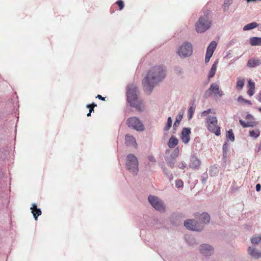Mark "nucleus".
<instances>
[{"label": "nucleus", "mask_w": 261, "mask_h": 261, "mask_svg": "<svg viewBox=\"0 0 261 261\" xmlns=\"http://www.w3.org/2000/svg\"><path fill=\"white\" fill-rule=\"evenodd\" d=\"M165 75V70L163 66L161 65L153 66L143 80L145 90L150 92L154 85L161 82L164 79Z\"/></svg>", "instance_id": "obj_1"}, {"label": "nucleus", "mask_w": 261, "mask_h": 261, "mask_svg": "<svg viewBox=\"0 0 261 261\" xmlns=\"http://www.w3.org/2000/svg\"><path fill=\"white\" fill-rule=\"evenodd\" d=\"M199 220L200 221V223H197L194 220L189 219L185 221L184 225L190 230L197 231H200L203 228V224L209 223L210 216L207 213H203L201 214Z\"/></svg>", "instance_id": "obj_2"}, {"label": "nucleus", "mask_w": 261, "mask_h": 261, "mask_svg": "<svg viewBox=\"0 0 261 261\" xmlns=\"http://www.w3.org/2000/svg\"><path fill=\"white\" fill-rule=\"evenodd\" d=\"M212 25L210 12L206 10L204 15L201 16L195 23V30L197 33H201L205 32Z\"/></svg>", "instance_id": "obj_3"}, {"label": "nucleus", "mask_w": 261, "mask_h": 261, "mask_svg": "<svg viewBox=\"0 0 261 261\" xmlns=\"http://www.w3.org/2000/svg\"><path fill=\"white\" fill-rule=\"evenodd\" d=\"M137 88L134 85L127 87L126 92L127 99L130 105L135 108L137 110L142 111L143 108L142 102L138 100Z\"/></svg>", "instance_id": "obj_4"}, {"label": "nucleus", "mask_w": 261, "mask_h": 261, "mask_svg": "<svg viewBox=\"0 0 261 261\" xmlns=\"http://www.w3.org/2000/svg\"><path fill=\"white\" fill-rule=\"evenodd\" d=\"M139 163L136 156L133 154L127 155L126 162V166L130 172L134 175H136L138 172Z\"/></svg>", "instance_id": "obj_5"}, {"label": "nucleus", "mask_w": 261, "mask_h": 261, "mask_svg": "<svg viewBox=\"0 0 261 261\" xmlns=\"http://www.w3.org/2000/svg\"><path fill=\"white\" fill-rule=\"evenodd\" d=\"M207 129L217 136L221 134L220 127L218 125L217 118L215 116H208L205 120Z\"/></svg>", "instance_id": "obj_6"}, {"label": "nucleus", "mask_w": 261, "mask_h": 261, "mask_svg": "<svg viewBox=\"0 0 261 261\" xmlns=\"http://www.w3.org/2000/svg\"><path fill=\"white\" fill-rule=\"evenodd\" d=\"M148 199L151 205L156 210L161 212L165 211V206L163 202L158 197L150 195L148 196Z\"/></svg>", "instance_id": "obj_7"}, {"label": "nucleus", "mask_w": 261, "mask_h": 261, "mask_svg": "<svg viewBox=\"0 0 261 261\" xmlns=\"http://www.w3.org/2000/svg\"><path fill=\"white\" fill-rule=\"evenodd\" d=\"M127 124L129 127H132L138 131H143L144 127L140 120L136 117H130L127 120Z\"/></svg>", "instance_id": "obj_8"}, {"label": "nucleus", "mask_w": 261, "mask_h": 261, "mask_svg": "<svg viewBox=\"0 0 261 261\" xmlns=\"http://www.w3.org/2000/svg\"><path fill=\"white\" fill-rule=\"evenodd\" d=\"M192 53V46L191 43L187 42L184 43L178 50V55L184 57L190 56Z\"/></svg>", "instance_id": "obj_9"}, {"label": "nucleus", "mask_w": 261, "mask_h": 261, "mask_svg": "<svg viewBox=\"0 0 261 261\" xmlns=\"http://www.w3.org/2000/svg\"><path fill=\"white\" fill-rule=\"evenodd\" d=\"M246 119L247 122H245L242 119H240L239 122L243 127H254L255 126L258 122L255 121V118L251 114H248L246 117Z\"/></svg>", "instance_id": "obj_10"}, {"label": "nucleus", "mask_w": 261, "mask_h": 261, "mask_svg": "<svg viewBox=\"0 0 261 261\" xmlns=\"http://www.w3.org/2000/svg\"><path fill=\"white\" fill-rule=\"evenodd\" d=\"M217 43L215 41H213L211 42L207 48L205 58V62L206 63H208L210 61V58L212 56L214 51L216 48Z\"/></svg>", "instance_id": "obj_11"}, {"label": "nucleus", "mask_w": 261, "mask_h": 261, "mask_svg": "<svg viewBox=\"0 0 261 261\" xmlns=\"http://www.w3.org/2000/svg\"><path fill=\"white\" fill-rule=\"evenodd\" d=\"M200 252L205 256L211 255L213 253V248L212 246L203 244L200 246Z\"/></svg>", "instance_id": "obj_12"}, {"label": "nucleus", "mask_w": 261, "mask_h": 261, "mask_svg": "<svg viewBox=\"0 0 261 261\" xmlns=\"http://www.w3.org/2000/svg\"><path fill=\"white\" fill-rule=\"evenodd\" d=\"M208 91L214 93L215 95L219 97H221L223 95V91L219 89V86L216 83H212L208 89Z\"/></svg>", "instance_id": "obj_13"}, {"label": "nucleus", "mask_w": 261, "mask_h": 261, "mask_svg": "<svg viewBox=\"0 0 261 261\" xmlns=\"http://www.w3.org/2000/svg\"><path fill=\"white\" fill-rule=\"evenodd\" d=\"M191 134V129L189 128L185 127L181 132V139L182 141L186 144L190 141V134Z\"/></svg>", "instance_id": "obj_14"}, {"label": "nucleus", "mask_w": 261, "mask_h": 261, "mask_svg": "<svg viewBox=\"0 0 261 261\" xmlns=\"http://www.w3.org/2000/svg\"><path fill=\"white\" fill-rule=\"evenodd\" d=\"M125 144L127 146H133L136 147L137 143L135 138L131 135H126L125 138Z\"/></svg>", "instance_id": "obj_15"}, {"label": "nucleus", "mask_w": 261, "mask_h": 261, "mask_svg": "<svg viewBox=\"0 0 261 261\" xmlns=\"http://www.w3.org/2000/svg\"><path fill=\"white\" fill-rule=\"evenodd\" d=\"M200 161L195 156H192L191 159V162L189 166L192 169H198L200 166Z\"/></svg>", "instance_id": "obj_16"}, {"label": "nucleus", "mask_w": 261, "mask_h": 261, "mask_svg": "<svg viewBox=\"0 0 261 261\" xmlns=\"http://www.w3.org/2000/svg\"><path fill=\"white\" fill-rule=\"evenodd\" d=\"M31 210L35 219L37 220L38 217L41 215L42 212L41 210L37 208V206L35 203L32 204Z\"/></svg>", "instance_id": "obj_17"}, {"label": "nucleus", "mask_w": 261, "mask_h": 261, "mask_svg": "<svg viewBox=\"0 0 261 261\" xmlns=\"http://www.w3.org/2000/svg\"><path fill=\"white\" fill-rule=\"evenodd\" d=\"M261 65V60L256 58H251L247 62V66L249 67H255Z\"/></svg>", "instance_id": "obj_18"}, {"label": "nucleus", "mask_w": 261, "mask_h": 261, "mask_svg": "<svg viewBox=\"0 0 261 261\" xmlns=\"http://www.w3.org/2000/svg\"><path fill=\"white\" fill-rule=\"evenodd\" d=\"M247 87L248 88L247 94L251 96L254 94L255 83L250 79L248 81Z\"/></svg>", "instance_id": "obj_19"}, {"label": "nucleus", "mask_w": 261, "mask_h": 261, "mask_svg": "<svg viewBox=\"0 0 261 261\" xmlns=\"http://www.w3.org/2000/svg\"><path fill=\"white\" fill-rule=\"evenodd\" d=\"M248 253L253 257L255 258H259L261 257V251H259L254 248L249 247Z\"/></svg>", "instance_id": "obj_20"}, {"label": "nucleus", "mask_w": 261, "mask_h": 261, "mask_svg": "<svg viewBox=\"0 0 261 261\" xmlns=\"http://www.w3.org/2000/svg\"><path fill=\"white\" fill-rule=\"evenodd\" d=\"M249 42L252 46H261V38L251 37L249 39Z\"/></svg>", "instance_id": "obj_21"}, {"label": "nucleus", "mask_w": 261, "mask_h": 261, "mask_svg": "<svg viewBox=\"0 0 261 261\" xmlns=\"http://www.w3.org/2000/svg\"><path fill=\"white\" fill-rule=\"evenodd\" d=\"M178 140L174 136H172L169 140L168 146L170 148L175 147L178 144Z\"/></svg>", "instance_id": "obj_22"}, {"label": "nucleus", "mask_w": 261, "mask_h": 261, "mask_svg": "<svg viewBox=\"0 0 261 261\" xmlns=\"http://www.w3.org/2000/svg\"><path fill=\"white\" fill-rule=\"evenodd\" d=\"M258 24L256 22H253L250 23H248L247 25H245L243 28V30L246 31L251 29H254L258 27Z\"/></svg>", "instance_id": "obj_23"}, {"label": "nucleus", "mask_w": 261, "mask_h": 261, "mask_svg": "<svg viewBox=\"0 0 261 261\" xmlns=\"http://www.w3.org/2000/svg\"><path fill=\"white\" fill-rule=\"evenodd\" d=\"M245 83V79L244 78L242 79H238V81L236 85V88L238 90H241L243 89Z\"/></svg>", "instance_id": "obj_24"}, {"label": "nucleus", "mask_w": 261, "mask_h": 261, "mask_svg": "<svg viewBox=\"0 0 261 261\" xmlns=\"http://www.w3.org/2000/svg\"><path fill=\"white\" fill-rule=\"evenodd\" d=\"M260 135V130L258 129H252L249 132V136L253 138H257Z\"/></svg>", "instance_id": "obj_25"}, {"label": "nucleus", "mask_w": 261, "mask_h": 261, "mask_svg": "<svg viewBox=\"0 0 261 261\" xmlns=\"http://www.w3.org/2000/svg\"><path fill=\"white\" fill-rule=\"evenodd\" d=\"M217 67V63L216 62H215L213 64V65L211 67V69L210 70V71L209 73V75H208L209 78L213 77L214 76V75L215 74L216 71Z\"/></svg>", "instance_id": "obj_26"}, {"label": "nucleus", "mask_w": 261, "mask_h": 261, "mask_svg": "<svg viewBox=\"0 0 261 261\" xmlns=\"http://www.w3.org/2000/svg\"><path fill=\"white\" fill-rule=\"evenodd\" d=\"M226 137L230 141L233 142L234 140V136L232 132V129H229L227 131L226 133Z\"/></svg>", "instance_id": "obj_27"}, {"label": "nucleus", "mask_w": 261, "mask_h": 261, "mask_svg": "<svg viewBox=\"0 0 261 261\" xmlns=\"http://www.w3.org/2000/svg\"><path fill=\"white\" fill-rule=\"evenodd\" d=\"M195 110V107L193 105L191 106L188 110V118L189 119H191L193 117V114Z\"/></svg>", "instance_id": "obj_28"}, {"label": "nucleus", "mask_w": 261, "mask_h": 261, "mask_svg": "<svg viewBox=\"0 0 261 261\" xmlns=\"http://www.w3.org/2000/svg\"><path fill=\"white\" fill-rule=\"evenodd\" d=\"M172 124V120L170 117L168 118L166 125L164 127V129L165 131L168 130L171 127Z\"/></svg>", "instance_id": "obj_29"}, {"label": "nucleus", "mask_w": 261, "mask_h": 261, "mask_svg": "<svg viewBox=\"0 0 261 261\" xmlns=\"http://www.w3.org/2000/svg\"><path fill=\"white\" fill-rule=\"evenodd\" d=\"M261 240V236H257V237H253L251 239V243L252 244H257L259 243V242Z\"/></svg>", "instance_id": "obj_30"}, {"label": "nucleus", "mask_w": 261, "mask_h": 261, "mask_svg": "<svg viewBox=\"0 0 261 261\" xmlns=\"http://www.w3.org/2000/svg\"><path fill=\"white\" fill-rule=\"evenodd\" d=\"M232 2V0H225L224 3L223 4V9L224 10H226L228 9V7L230 4H231Z\"/></svg>", "instance_id": "obj_31"}, {"label": "nucleus", "mask_w": 261, "mask_h": 261, "mask_svg": "<svg viewBox=\"0 0 261 261\" xmlns=\"http://www.w3.org/2000/svg\"><path fill=\"white\" fill-rule=\"evenodd\" d=\"M238 101H239L240 102H244V103H247L249 105H252V103L251 102V101L250 100H246V99H244V98H243L241 96L238 97Z\"/></svg>", "instance_id": "obj_32"}, {"label": "nucleus", "mask_w": 261, "mask_h": 261, "mask_svg": "<svg viewBox=\"0 0 261 261\" xmlns=\"http://www.w3.org/2000/svg\"><path fill=\"white\" fill-rule=\"evenodd\" d=\"M182 118V114L180 115L179 114L177 116V117L176 119V120L174 123V126L178 125L179 124Z\"/></svg>", "instance_id": "obj_33"}, {"label": "nucleus", "mask_w": 261, "mask_h": 261, "mask_svg": "<svg viewBox=\"0 0 261 261\" xmlns=\"http://www.w3.org/2000/svg\"><path fill=\"white\" fill-rule=\"evenodd\" d=\"M95 107H96V105L94 103L87 105V108L89 109L90 113H91L92 112L94 111V108Z\"/></svg>", "instance_id": "obj_34"}, {"label": "nucleus", "mask_w": 261, "mask_h": 261, "mask_svg": "<svg viewBox=\"0 0 261 261\" xmlns=\"http://www.w3.org/2000/svg\"><path fill=\"white\" fill-rule=\"evenodd\" d=\"M183 185V181L181 179L177 180L175 182V186L178 188L182 187Z\"/></svg>", "instance_id": "obj_35"}, {"label": "nucleus", "mask_w": 261, "mask_h": 261, "mask_svg": "<svg viewBox=\"0 0 261 261\" xmlns=\"http://www.w3.org/2000/svg\"><path fill=\"white\" fill-rule=\"evenodd\" d=\"M167 162L168 163V165L171 168H173L174 166V163H175V158H174L172 160H171L170 161L167 160Z\"/></svg>", "instance_id": "obj_36"}, {"label": "nucleus", "mask_w": 261, "mask_h": 261, "mask_svg": "<svg viewBox=\"0 0 261 261\" xmlns=\"http://www.w3.org/2000/svg\"><path fill=\"white\" fill-rule=\"evenodd\" d=\"M116 4L119 7L120 10H122L124 7V4L122 1L119 0L116 2Z\"/></svg>", "instance_id": "obj_37"}, {"label": "nucleus", "mask_w": 261, "mask_h": 261, "mask_svg": "<svg viewBox=\"0 0 261 261\" xmlns=\"http://www.w3.org/2000/svg\"><path fill=\"white\" fill-rule=\"evenodd\" d=\"M211 113H212L211 109H208V110H207L206 111H203L201 113V116H202V117L205 116H206L207 115Z\"/></svg>", "instance_id": "obj_38"}, {"label": "nucleus", "mask_w": 261, "mask_h": 261, "mask_svg": "<svg viewBox=\"0 0 261 261\" xmlns=\"http://www.w3.org/2000/svg\"><path fill=\"white\" fill-rule=\"evenodd\" d=\"M228 145L226 143H224L223 145V151L226 153Z\"/></svg>", "instance_id": "obj_39"}, {"label": "nucleus", "mask_w": 261, "mask_h": 261, "mask_svg": "<svg viewBox=\"0 0 261 261\" xmlns=\"http://www.w3.org/2000/svg\"><path fill=\"white\" fill-rule=\"evenodd\" d=\"M186 167V164L184 162H182L181 165L179 164L178 167L180 169H184Z\"/></svg>", "instance_id": "obj_40"}, {"label": "nucleus", "mask_w": 261, "mask_h": 261, "mask_svg": "<svg viewBox=\"0 0 261 261\" xmlns=\"http://www.w3.org/2000/svg\"><path fill=\"white\" fill-rule=\"evenodd\" d=\"M148 159L150 162H155L156 161L154 157L151 155L149 156Z\"/></svg>", "instance_id": "obj_41"}, {"label": "nucleus", "mask_w": 261, "mask_h": 261, "mask_svg": "<svg viewBox=\"0 0 261 261\" xmlns=\"http://www.w3.org/2000/svg\"><path fill=\"white\" fill-rule=\"evenodd\" d=\"M261 189V186L259 184H258L256 185V190L258 192L260 191Z\"/></svg>", "instance_id": "obj_42"}, {"label": "nucleus", "mask_w": 261, "mask_h": 261, "mask_svg": "<svg viewBox=\"0 0 261 261\" xmlns=\"http://www.w3.org/2000/svg\"><path fill=\"white\" fill-rule=\"evenodd\" d=\"M96 97L98 98L99 99L105 100V97H102V96L100 95H97Z\"/></svg>", "instance_id": "obj_43"}, {"label": "nucleus", "mask_w": 261, "mask_h": 261, "mask_svg": "<svg viewBox=\"0 0 261 261\" xmlns=\"http://www.w3.org/2000/svg\"><path fill=\"white\" fill-rule=\"evenodd\" d=\"M257 99L261 102V91L257 95Z\"/></svg>", "instance_id": "obj_44"}, {"label": "nucleus", "mask_w": 261, "mask_h": 261, "mask_svg": "<svg viewBox=\"0 0 261 261\" xmlns=\"http://www.w3.org/2000/svg\"><path fill=\"white\" fill-rule=\"evenodd\" d=\"M175 158L178 156V149H176L175 150Z\"/></svg>", "instance_id": "obj_45"}, {"label": "nucleus", "mask_w": 261, "mask_h": 261, "mask_svg": "<svg viewBox=\"0 0 261 261\" xmlns=\"http://www.w3.org/2000/svg\"><path fill=\"white\" fill-rule=\"evenodd\" d=\"M90 115H91V113H90V112H89V113L87 114V116L88 117H89V116H90Z\"/></svg>", "instance_id": "obj_46"}, {"label": "nucleus", "mask_w": 261, "mask_h": 261, "mask_svg": "<svg viewBox=\"0 0 261 261\" xmlns=\"http://www.w3.org/2000/svg\"><path fill=\"white\" fill-rule=\"evenodd\" d=\"M256 0H247L248 2H251V1H255Z\"/></svg>", "instance_id": "obj_47"}, {"label": "nucleus", "mask_w": 261, "mask_h": 261, "mask_svg": "<svg viewBox=\"0 0 261 261\" xmlns=\"http://www.w3.org/2000/svg\"><path fill=\"white\" fill-rule=\"evenodd\" d=\"M258 111L261 112V107L258 108Z\"/></svg>", "instance_id": "obj_48"}]
</instances>
